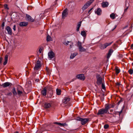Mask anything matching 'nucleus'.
I'll return each mask as SVG.
<instances>
[{
  "mask_svg": "<svg viewBox=\"0 0 133 133\" xmlns=\"http://www.w3.org/2000/svg\"><path fill=\"white\" fill-rule=\"evenodd\" d=\"M77 120L81 122V124L82 125L86 124L89 121V119L88 118H83L80 117L77 118Z\"/></svg>",
  "mask_w": 133,
  "mask_h": 133,
  "instance_id": "nucleus-1",
  "label": "nucleus"
},
{
  "mask_svg": "<svg viewBox=\"0 0 133 133\" xmlns=\"http://www.w3.org/2000/svg\"><path fill=\"white\" fill-rule=\"evenodd\" d=\"M94 0H90L86 3L83 6L82 9L84 11L94 1Z\"/></svg>",
  "mask_w": 133,
  "mask_h": 133,
  "instance_id": "nucleus-2",
  "label": "nucleus"
},
{
  "mask_svg": "<svg viewBox=\"0 0 133 133\" xmlns=\"http://www.w3.org/2000/svg\"><path fill=\"white\" fill-rule=\"evenodd\" d=\"M107 112L104 109L102 108L98 110L97 114L98 115H100L101 117H103L104 115L107 113Z\"/></svg>",
  "mask_w": 133,
  "mask_h": 133,
  "instance_id": "nucleus-3",
  "label": "nucleus"
},
{
  "mask_svg": "<svg viewBox=\"0 0 133 133\" xmlns=\"http://www.w3.org/2000/svg\"><path fill=\"white\" fill-rule=\"evenodd\" d=\"M77 46L78 47V50L80 52H85L86 51V49L84 48L82 46V43L78 41L77 43Z\"/></svg>",
  "mask_w": 133,
  "mask_h": 133,
  "instance_id": "nucleus-4",
  "label": "nucleus"
},
{
  "mask_svg": "<svg viewBox=\"0 0 133 133\" xmlns=\"http://www.w3.org/2000/svg\"><path fill=\"white\" fill-rule=\"evenodd\" d=\"M41 62L39 60L37 61L35 63L34 69L35 70H38L41 66Z\"/></svg>",
  "mask_w": 133,
  "mask_h": 133,
  "instance_id": "nucleus-5",
  "label": "nucleus"
},
{
  "mask_svg": "<svg viewBox=\"0 0 133 133\" xmlns=\"http://www.w3.org/2000/svg\"><path fill=\"white\" fill-rule=\"evenodd\" d=\"M97 79V83L98 85H100L102 84V83H103V80L102 79L100 75H98L96 76Z\"/></svg>",
  "mask_w": 133,
  "mask_h": 133,
  "instance_id": "nucleus-6",
  "label": "nucleus"
},
{
  "mask_svg": "<svg viewBox=\"0 0 133 133\" xmlns=\"http://www.w3.org/2000/svg\"><path fill=\"white\" fill-rule=\"evenodd\" d=\"M48 89H50V90L51 91L52 90V88L50 87L47 86V87L46 88H44L43 89V90H42V91L41 92L43 96H45L46 94V90L47 89L48 90Z\"/></svg>",
  "mask_w": 133,
  "mask_h": 133,
  "instance_id": "nucleus-7",
  "label": "nucleus"
},
{
  "mask_svg": "<svg viewBox=\"0 0 133 133\" xmlns=\"http://www.w3.org/2000/svg\"><path fill=\"white\" fill-rule=\"evenodd\" d=\"M113 43L112 42L109 43H105L104 44H101L99 45V48L101 49H104L108 46L110 45Z\"/></svg>",
  "mask_w": 133,
  "mask_h": 133,
  "instance_id": "nucleus-8",
  "label": "nucleus"
},
{
  "mask_svg": "<svg viewBox=\"0 0 133 133\" xmlns=\"http://www.w3.org/2000/svg\"><path fill=\"white\" fill-rule=\"evenodd\" d=\"M114 107V106L113 105L106 104L105 105V108L104 109L108 112V114H109L108 112L109 109L111 108H113Z\"/></svg>",
  "mask_w": 133,
  "mask_h": 133,
  "instance_id": "nucleus-9",
  "label": "nucleus"
},
{
  "mask_svg": "<svg viewBox=\"0 0 133 133\" xmlns=\"http://www.w3.org/2000/svg\"><path fill=\"white\" fill-rule=\"evenodd\" d=\"M76 77L81 80L84 81L85 79L84 75L83 74H79L76 75Z\"/></svg>",
  "mask_w": 133,
  "mask_h": 133,
  "instance_id": "nucleus-10",
  "label": "nucleus"
},
{
  "mask_svg": "<svg viewBox=\"0 0 133 133\" xmlns=\"http://www.w3.org/2000/svg\"><path fill=\"white\" fill-rule=\"evenodd\" d=\"M68 15L67 9H66L63 11L62 14V18H65Z\"/></svg>",
  "mask_w": 133,
  "mask_h": 133,
  "instance_id": "nucleus-11",
  "label": "nucleus"
},
{
  "mask_svg": "<svg viewBox=\"0 0 133 133\" xmlns=\"http://www.w3.org/2000/svg\"><path fill=\"white\" fill-rule=\"evenodd\" d=\"M48 56L50 59L53 58L55 56L54 53L52 51L48 53Z\"/></svg>",
  "mask_w": 133,
  "mask_h": 133,
  "instance_id": "nucleus-12",
  "label": "nucleus"
},
{
  "mask_svg": "<svg viewBox=\"0 0 133 133\" xmlns=\"http://www.w3.org/2000/svg\"><path fill=\"white\" fill-rule=\"evenodd\" d=\"M26 17L28 19V20L30 22H33L34 21V19L32 18L28 14H26Z\"/></svg>",
  "mask_w": 133,
  "mask_h": 133,
  "instance_id": "nucleus-13",
  "label": "nucleus"
},
{
  "mask_svg": "<svg viewBox=\"0 0 133 133\" xmlns=\"http://www.w3.org/2000/svg\"><path fill=\"white\" fill-rule=\"evenodd\" d=\"M109 5V3L107 2H103L101 3L102 6L104 8L107 7Z\"/></svg>",
  "mask_w": 133,
  "mask_h": 133,
  "instance_id": "nucleus-14",
  "label": "nucleus"
},
{
  "mask_svg": "<svg viewBox=\"0 0 133 133\" xmlns=\"http://www.w3.org/2000/svg\"><path fill=\"white\" fill-rule=\"evenodd\" d=\"M11 84V83H10L7 82L4 83L1 86L5 88L9 86Z\"/></svg>",
  "mask_w": 133,
  "mask_h": 133,
  "instance_id": "nucleus-15",
  "label": "nucleus"
},
{
  "mask_svg": "<svg viewBox=\"0 0 133 133\" xmlns=\"http://www.w3.org/2000/svg\"><path fill=\"white\" fill-rule=\"evenodd\" d=\"M51 106V104L50 103H45L44 104V108L47 109L50 108Z\"/></svg>",
  "mask_w": 133,
  "mask_h": 133,
  "instance_id": "nucleus-16",
  "label": "nucleus"
},
{
  "mask_svg": "<svg viewBox=\"0 0 133 133\" xmlns=\"http://www.w3.org/2000/svg\"><path fill=\"white\" fill-rule=\"evenodd\" d=\"M113 50L111 49H109L108 52L107 54V57L108 59L110 57V56L112 54L113 52Z\"/></svg>",
  "mask_w": 133,
  "mask_h": 133,
  "instance_id": "nucleus-17",
  "label": "nucleus"
},
{
  "mask_svg": "<svg viewBox=\"0 0 133 133\" xmlns=\"http://www.w3.org/2000/svg\"><path fill=\"white\" fill-rule=\"evenodd\" d=\"M28 24V22H20L19 25L21 26H26Z\"/></svg>",
  "mask_w": 133,
  "mask_h": 133,
  "instance_id": "nucleus-18",
  "label": "nucleus"
},
{
  "mask_svg": "<svg viewBox=\"0 0 133 133\" xmlns=\"http://www.w3.org/2000/svg\"><path fill=\"white\" fill-rule=\"evenodd\" d=\"M102 11L101 9L100 8H98L96 11H95V13L98 15H101V13Z\"/></svg>",
  "mask_w": 133,
  "mask_h": 133,
  "instance_id": "nucleus-19",
  "label": "nucleus"
},
{
  "mask_svg": "<svg viewBox=\"0 0 133 133\" xmlns=\"http://www.w3.org/2000/svg\"><path fill=\"white\" fill-rule=\"evenodd\" d=\"M6 29L8 31L9 34L10 35L12 34V30L11 28L9 26H7L6 28Z\"/></svg>",
  "mask_w": 133,
  "mask_h": 133,
  "instance_id": "nucleus-20",
  "label": "nucleus"
},
{
  "mask_svg": "<svg viewBox=\"0 0 133 133\" xmlns=\"http://www.w3.org/2000/svg\"><path fill=\"white\" fill-rule=\"evenodd\" d=\"M70 100V99L69 98L65 97L64 98V100L63 101V103L64 104H66Z\"/></svg>",
  "mask_w": 133,
  "mask_h": 133,
  "instance_id": "nucleus-21",
  "label": "nucleus"
},
{
  "mask_svg": "<svg viewBox=\"0 0 133 133\" xmlns=\"http://www.w3.org/2000/svg\"><path fill=\"white\" fill-rule=\"evenodd\" d=\"M54 123L60 125L61 126H64L67 125V124L66 123H60L57 122H55Z\"/></svg>",
  "mask_w": 133,
  "mask_h": 133,
  "instance_id": "nucleus-22",
  "label": "nucleus"
},
{
  "mask_svg": "<svg viewBox=\"0 0 133 133\" xmlns=\"http://www.w3.org/2000/svg\"><path fill=\"white\" fill-rule=\"evenodd\" d=\"M8 55H6L4 57L5 61L3 63L4 65H5L8 62Z\"/></svg>",
  "mask_w": 133,
  "mask_h": 133,
  "instance_id": "nucleus-23",
  "label": "nucleus"
},
{
  "mask_svg": "<svg viewBox=\"0 0 133 133\" xmlns=\"http://www.w3.org/2000/svg\"><path fill=\"white\" fill-rule=\"evenodd\" d=\"M115 69L116 72V75H117L120 72V70L117 66H116L115 67Z\"/></svg>",
  "mask_w": 133,
  "mask_h": 133,
  "instance_id": "nucleus-24",
  "label": "nucleus"
},
{
  "mask_svg": "<svg viewBox=\"0 0 133 133\" xmlns=\"http://www.w3.org/2000/svg\"><path fill=\"white\" fill-rule=\"evenodd\" d=\"M78 53L77 52H75L73 54H71L70 56V58L71 59L73 58Z\"/></svg>",
  "mask_w": 133,
  "mask_h": 133,
  "instance_id": "nucleus-25",
  "label": "nucleus"
},
{
  "mask_svg": "<svg viewBox=\"0 0 133 133\" xmlns=\"http://www.w3.org/2000/svg\"><path fill=\"white\" fill-rule=\"evenodd\" d=\"M46 41L48 42L52 41L51 37L49 35L47 36Z\"/></svg>",
  "mask_w": 133,
  "mask_h": 133,
  "instance_id": "nucleus-26",
  "label": "nucleus"
},
{
  "mask_svg": "<svg viewBox=\"0 0 133 133\" xmlns=\"http://www.w3.org/2000/svg\"><path fill=\"white\" fill-rule=\"evenodd\" d=\"M56 94L58 95H60L61 94V91L60 89H57L56 90Z\"/></svg>",
  "mask_w": 133,
  "mask_h": 133,
  "instance_id": "nucleus-27",
  "label": "nucleus"
},
{
  "mask_svg": "<svg viewBox=\"0 0 133 133\" xmlns=\"http://www.w3.org/2000/svg\"><path fill=\"white\" fill-rule=\"evenodd\" d=\"M12 92L14 95H17V93L16 91V89L15 88H13L12 89Z\"/></svg>",
  "mask_w": 133,
  "mask_h": 133,
  "instance_id": "nucleus-28",
  "label": "nucleus"
},
{
  "mask_svg": "<svg viewBox=\"0 0 133 133\" xmlns=\"http://www.w3.org/2000/svg\"><path fill=\"white\" fill-rule=\"evenodd\" d=\"M110 17L112 19H114L115 18V14L114 13L111 14L110 15Z\"/></svg>",
  "mask_w": 133,
  "mask_h": 133,
  "instance_id": "nucleus-29",
  "label": "nucleus"
},
{
  "mask_svg": "<svg viewBox=\"0 0 133 133\" xmlns=\"http://www.w3.org/2000/svg\"><path fill=\"white\" fill-rule=\"evenodd\" d=\"M81 34V35L83 37H85L86 36V33L84 31H82Z\"/></svg>",
  "mask_w": 133,
  "mask_h": 133,
  "instance_id": "nucleus-30",
  "label": "nucleus"
},
{
  "mask_svg": "<svg viewBox=\"0 0 133 133\" xmlns=\"http://www.w3.org/2000/svg\"><path fill=\"white\" fill-rule=\"evenodd\" d=\"M128 73L130 75H132L133 73V70L131 69H130L128 71Z\"/></svg>",
  "mask_w": 133,
  "mask_h": 133,
  "instance_id": "nucleus-31",
  "label": "nucleus"
},
{
  "mask_svg": "<svg viewBox=\"0 0 133 133\" xmlns=\"http://www.w3.org/2000/svg\"><path fill=\"white\" fill-rule=\"evenodd\" d=\"M46 71L48 73V74L50 73L51 71L48 68L46 67Z\"/></svg>",
  "mask_w": 133,
  "mask_h": 133,
  "instance_id": "nucleus-32",
  "label": "nucleus"
},
{
  "mask_svg": "<svg viewBox=\"0 0 133 133\" xmlns=\"http://www.w3.org/2000/svg\"><path fill=\"white\" fill-rule=\"evenodd\" d=\"M69 43V42L68 41H65L63 43V44L65 45H67L68 43Z\"/></svg>",
  "mask_w": 133,
  "mask_h": 133,
  "instance_id": "nucleus-33",
  "label": "nucleus"
},
{
  "mask_svg": "<svg viewBox=\"0 0 133 133\" xmlns=\"http://www.w3.org/2000/svg\"><path fill=\"white\" fill-rule=\"evenodd\" d=\"M102 89L104 90L105 89V86L104 83H102Z\"/></svg>",
  "mask_w": 133,
  "mask_h": 133,
  "instance_id": "nucleus-34",
  "label": "nucleus"
},
{
  "mask_svg": "<svg viewBox=\"0 0 133 133\" xmlns=\"http://www.w3.org/2000/svg\"><path fill=\"white\" fill-rule=\"evenodd\" d=\"M109 125L108 124H105L104 125V128L105 129H107L109 127Z\"/></svg>",
  "mask_w": 133,
  "mask_h": 133,
  "instance_id": "nucleus-35",
  "label": "nucleus"
},
{
  "mask_svg": "<svg viewBox=\"0 0 133 133\" xmlns=\"http://www.w3.org/2000/svg\"><path fill=\"white\" fill-rule=\"evenodd\" d=\"M4 7L5 9H6L7 10H9V8L8 7V5L7 4H5L4 5Z\"/></svg>",
  "mask_w": 133,
  "mask_h": 133,
  "instance_id": "nucleus-36",
  "label": "nucleus"
},
{
  "mask_svg": "<svg viewBox=\"0 0 133 133\" xmlns=\"http://www.w3.org/2000/svg\"><path fill=\"white\" fill-rule=\"evenodd\" d=\"M17 93L18 95H19L21 94H22V91H21L19 90H18L17 91Z\"/></svg>",
  "mask_w": 133,
  "mask_h": 133,
  "instance_id": "nucleus-37",
  "label": "nucleus"
},
{
  "mask_svg": "<svg viewBox=\"0 0 133 133\" xmlns=\"http://www.w3.org/2000/svg\"><path fill=\"white\" fill-rule=\"evenodd\" d=\"M12 95V94L11 92H9L7 94H6V95L7 96H11Z\"/></svg>",
  "mask_w": 133,
  "mask_h": 133,
  "instance_id": "nucleus-38",
  "label": "nucleus"
},
{
  "mask_svg": "<svg viewBox=\"0 0 133 133\" xmlns=\"http://www.w3.org/2000/svg\"><path fill=\"white\" fill-rule=\"evenodd\" d=\"M5 23L4 22H3L2 24V26L3 28L2 29H4V26Z\"/></svg>",
  "mask_w": 133,
  "mask_h": 133,
  "instance_id": "nucleus-39",
  "label": "nucleus"
},
{
  "mask_svg": "<svg viewBox=\"0 0 133 133\" xmlns=\"http://www.w3.org/2000/svg\"><path fill=\"white\" fill-rule=\"evenodd\" d=\"M71 44L70 45V48H71L73 46V43L72 42H71Z\"/></svg>",
  "mask_w": 133,
  "mask_h": 133,
  "instance_id": "nucleus-40",
  "label": "nucleus"
},
{
  "mask_svg": "<svg viewBox=\"0 0 133 133\" xmlns=\"http://www.w3.org/2000/svg\"><path fill=\"white\" fill-rule=\"evenodd\" d=\"M128 6H129V5L128 6H127V7L126 8L124 9V12H126L127 11V10L128 9Z\"/></svg>",
  "mask_w": 133,
  "mask_h": 133,
  "instance_id": "nucleus-41",
  "label": "nucleus"
},
{
  "mask_svg": "<svg viewBox=\"0 0 133 133\" xmlns=\"http://www.w3.org/2000/svg\"><path fill=\"white\" fill-rule=\"evenodd\" d=\"M13 29L14 31L16 30V25H15L14 26Z\"/></svg>",
  "mask_w": 133,
  "mask_h": 133,
  "instance_id": "nucleus-42",
  "label": "nucleus"
},
{
  "mask_svg": "<svg viewBox=\"0 0 133 133\" xmlns=\"http://www.w3.org/2000/svg\"><path fill=\"white\" fill-rule=\"evenodd\" d=\"M42 49L41 48H40L39 49V53H41V52L42 51Z\"/></svg>",
  "mask_w": 133,
  "mask_h": 133,
  "instance_id": "nucleus-43",
  "label": "nucleus"
},
{
  "mask_svg": "<svg viewBox=\"0 0 133 133\" xmlns=\"http://www.w3.org/2000/svg\"><path fill=\"white\" fill-rule=\"evenodd\" d=\"M3 60V58L2 57H0V64L2 62V61Z\"/></svg>",
  "mask_w": 133,
  "mask_h": 133,
  "instance_id": "nucleus-44",
  "label": "nucleus"
},
{
  "mask_svg": "<svg viewBox=\"0 0 133 133\" xmlns=\"http://www.w3.org/2000/svg\"><path fill=\"white\" fill-rule=\"evenodd\" d=\"M118 113H119V116H120L121 114L122 113V110L120 111H119L118 112Z\"/></svg>",
  "mask_w": 133,
  "mask_h": 133,
  "instance_id": "nucleus-45",
  "label": "nucleus"
},
{
  "mask_svg": "<svg viewBox=\"0 0 133 133\" xmlns=\"http://www.w3.org/2000/svg\"><path fill=\"white\" fill-rule=\"evenodd\" d=\"M93 9V8H91V9H90L88 11V13H89L90 12V11Z\"/></svg>",
  "mask_w": 133,
  "mask_h": 133,
  "instance_id": "nucleus-46",
  "label": "nucleus"
},
{
  "mask_svg": "<svg viewBox=\"0 0 133 133\" xmlns=\"http://www.w3.org/2000/svg\"><path fill=\"white\" fill-rule=\"evenodd\" d=\"M81 26V23H79V24H78L77 25L78 27H79L80 28Z\"/></svg>",
  "mask_w": 133,
  "mask_h": 133,
  "instance_id": "nucleus-47",
  "label": "nucleus"
},
{
  "mask_svg": "<svg viewBox=\"0 0 133 133\" xmlns=\"http://www.w3.org/2000/svg\"><path fill=\"white\" fill-rule=\"evenodd\" d=\"M131 48L132 49H133V44H132L131 45Z\"/></svg>",
  "mask_w": 133,
  "mask_h": 133,
  "instance_id": "nucleus-48",
  "label": "nucleus"
},
{
  "mask_svg": "<svg viewBox=\"0 0 133 133\" xmlns=\"http://www.w3.org/2000/svg\"><path fill=\"white\" fill-rule=\"evenodd\" d=\"M79 28H80L79 27H77V31H79Z\"/></svg>",
  "mask_w": 133,
  "mask_h": 133,
  "instance_id": "nucleus-49",
  "label": "nucleus"
},
{
  "mask_svg": "<svg viewBox=\"0 0 133 133\" xmlns=\"http://www.w3.org/2000/svg\"><path fill=\"white\" fill-rule=\"evenodd\" d=\"M116 84L117 85H120V83H117Z\"/></svg>",
  "mask_w": 133,
  "mask_h": 133,
  "instance_id": "nucleus-50",
  "label": "nucleus"
},
{
  "mask_svg": "<svg viewBox=\"0 0 133 133\" xmlns=\"http://www.w3.org/2000/svg\"><path fill=\"white\" fill-rule=\"evenodd\" d=\"M110 112H112L113 111V110H110Z\"/></svg>",
  "mask_w": 133,
  "mask_h": 133,
  "instance_id": "nucleus-51",
  "label": "nucleus"
},
{
  "mask_svg": "<svg viewBox=\"0 0 133 133\" xmlns=\"http://www.w3.org/2000/svg\"><path fill=\"white\" fill-rule=\"evenodd\" d=\"M39 81V79H37L36 80V81H37V82H38Z\"/></svg>",
  "mask_w": 133,
  "mask_h": 133,
  "instance_id": "nucleus-52",
  "label": "nucleus"
},
{
  "mask_svg": "<svg viewBox=\"0 0 133 133\" xmlns=\"http://www.w3.org/2000/svg\"><path fill=\"white\" fill-rule=\"evenodd\" d=\"M116 26H115V28H114V29H113V30H114V29H115L116 28Z\"/></svg>",
  "mask_w": 133,
  "mask_h": 133,
  "instance_id": "nucleus-53",
  "label": "nucleus"
},
{
  "mask_svg": "<svg viewBox=\"0 0 133 133\" xmlns=\"http://www.w3.org/2000/svg\"><path fill=\"white\" fill-rule=\"evenodd\" d=\"M104 99V98H103V99H101V100H102V101H103Z\"/></svg>",
  "mask_w": 133,
  "mask_h": 133,
  "instance_id": "nucleus-54",
  "label": "nucleus"
},
{
  "mask_svg": "<svg viewBox=\"0 0 133 133\" xmlns=\"http://www.w3.org/2000/svg\"><path fill=\"white\" fill-rule=\"evenodd\" d=\"M14 133H19L18 132L16 131V132H14Z\"/></svg>",
  "mask_w": 133,
  "mask_h": 133,
  "instance_id": "nucleus-55",
  "label": "nucleus"
},
{
  "mask_svg": "<svg viewBox=\"0 0 133 133\" xmlns=\"http://www.w3.org/2000/svg\"><path fill=\"white\" fill-rule=\"evenodd\" d=\"M132 66H133V62L132 63Z\"/></svg>",
  "mask_w": 133,
  "mask_h": 133,
  "instance_id": "nucleus-56",
  "label": "nucleus"
},
{
  "mask_svg": "<svg viewBox=\"0 0 133 133\" xmlns=\"http://www.w3.org/2000/svg\"><path fill=\"white\" fill-rule=\"evenodd\" d=\"M126 4H125V5H126Z\"/></svg>",
  "mask_w": 133,
  "mask_h": 133,
  "instance_id": "nucleus-57",
  "label": "nucleus"
}]
</instances>
